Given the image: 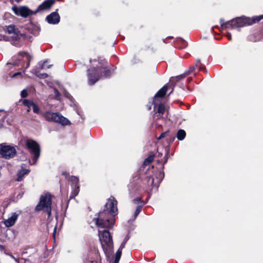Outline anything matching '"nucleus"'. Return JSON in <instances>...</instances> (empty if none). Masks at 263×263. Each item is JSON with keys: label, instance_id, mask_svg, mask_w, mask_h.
I'll return each instance as SVG.
<instances>
[{"label": "nucleus", "instance_id": "7", "mask_svg": "<svg viewBox=\"0 0 263 263\" xmlns=\"http://www.w3.org/2000/svg\"><path fill=\"white\" fill-rule=\"evenodd\" d=\"M26 146L31 155L32 161L29 160L30 165L35 164L41 154V148L38 143L33 140H28L26 141Z\"/></svg>", "mask_w": 263, "mask_h": 263}, {"label": "nucleus", "instance_id": "48", "mask_svg": "<svg viewBox=\"0 0 263 263\" xmlns=\"http://www.w3.org/2000/svg\"><path fill=\"white\" fill-rule=\"evenodd\" d=\"M178 132H185L183 129H180L178 130Z\"/></svg>", "mask_w": 263, "mask_h": 263}, {"label": "nucleus", "instance_id": "41", "mask_svg": "<svg viewBox=\"0 0 263 263\" xmlns=\"http://www.w3.org/2000/svg\"><path fill=\"white\" fill-rule=\"evenodd\" d=\"M226 36L229 40L232 41V36H231V34L230 33H229V32L227 33L226 34Z\"/></svg>", "mask_w": 263, "mask_h": 263}, {"label": "nucleus", "instance_id": "27", "mask_svg": "<svg viewBox=\"0 0 263 263\" xmlns=\"http://www.w3.org/2000/svg\"><path fill=\"white\" fill-rule=\"evenodd\" d=\"M23 104L27 107H32L34 103L30 100L25 99L23 102Z\"/></svg>", "mask_w": 263, "mask_h": 263}, {"label": "nucleus", "instance_id": "9", "mask_svg": "<svg viewBox=\"0 0 263 263\" xmlns=\"http://www.w3.org/2000/svg\"><path fill=\"white\" fill-rule=\"evenodd\" d=\"M12 10L15 15L26 18L29 16L35 14L37 13V10H32L27 6L17 7L13 6Z\"/></svg>", "mask_w": 263, "mask_h": 263}, {"label": "nucleus", "instance_id": "46", "mask_svg": "<svg viewBox=\"0 0 263 263\" xmlns=\"http://www.w3.org/2000/svg\"><path fill=\"white\" fill-rule=\"evenodd\" d=\"M162 153L158 152V156H162Z\"/></svg>", "mask_w": 263, "mask_h": 263}, {"label": "nucleus", "instance_id": "34", "mask_svg": "<svg viewBox=\"0 0 263 263\" xmlns=\"http://www.w3.org/2000/svg\"><path fill=\"white\" fill-rule=\"evenodd\" d=\"M63 94L64 96L67 99H69L71 101H72L73 98L70 94L65 89L63 90Z\"/></svg>", "mask_w": 263, "mask_h": 263}, {"label": "nucleus", "instance_id": "44", "mask_svg": "<svg viewBox=\"0 0 263 263\" xmlns=\"http://www.w3.org/2000/svg\"><path fill=\"white\" fill-rule=\"evenodd\" d=\"M56 229H57V228L55 227L54 229V231H53V237H54V236H55V232H56Z\"/></svg>", "mask_w": 263, "mask_h": 263}, {"label": "nucleus", "instance_id": "42", "mask_svg": "<svg viewBox=\"0 0 263 263\" xmlns=\"http://www.w3.org/2000/svg\"><path fill=\"white\" fill-rule=\"evenodd\" d=\"M175 139V137H171V138L170 139V140H169V142H169V143H172V142L174 141Z\"/></svg>", "mask_w": 263, "mask_h": 263}, {"label": "nucleus", "instance_id": "47", "mask_svg": "<svg viewBox=\"0 0 263 263\" xmlns=\"http://www.w3.org/2000/svg\"><path fill=\"white\" fill-rule=\"evenodd\" d=\"M28 108V111H29L30 110L32 109V107H27Z\"/></svg>", "mask_w": 263, "mask_h": 263}, {"label": "nucleus", "instance_id": "23", "mask_svg": "<svg viewBox=\"0 0 263 263\" xmlns=\"http://www.w3.org/2000/svg\"><path fill=\"white\" fill-rule=\"evenodd\" d=\"M32 109L34 113L38 114V115H41L43 112V111H41L39 107L34 103V104L32 107Z\"/></svg>", "mask_w": 263, "mask_h": 263}, {"label": "nucleus", "instance_id": "22", "mask_svg": "<svg viewBox=\"0 0 263 263\" xmlns=\"http://www.w3.org/2000/svg\"><path fill=\"white\" fill-rule=\"evenodd\" d=\"M69 181L71 183V186L79 185V179L76 176H71L69 179Z\"/></svg>", "mask_w": 263, "mask_h": 263}, {"label": "nucleus", "instance_id": "15", "mask_svg": "<svg viewBox=\"0 0 263 263\" xmlns=\"http://www.w3.org/2000/svg\"><path fill=\"white\" fill-rule=\"evenodd\" d=\"M55 0H46L40 5L35 9L37 10V12L40 11H43L50 8L55 3Z\"/></svg>", "mask_w": 263, "mask_h": 263}, {"label": "nucleus", "instance_id": "51", "mask_svg": "<svg viewBox=\"0 0 263 263\" xmlns=\"http://www.w3.org/2000/svg\"><path fill=\"white\" fill-rule=\"evenodd\" d=\"M2 247H3V246L0 245V248H2Z\"/></svg>", "mask_w": 263, "mask_h": 263}, {"label": "nucleus", "instance_id": "2", "mask_svg": "<svg viewBox=\"0 0 263 263\" xmlns=\"http://www.w3.org/2000/svg\"><path fill=\"white\" fill-rule=\"evenodd\" d=\"M262 19H263V14L256 16L252 18L242 16L232 19L227 22H225L223 18H221L220 23L221 24V28L222 29L228 28L235 29L246 26L251 25L254 23L259 22Z\"/></svg>", "mask_w": 263, "mask_h": 263}, {"label": "nucleus", "instance_id": "12", "mask_svg": "<svg viewBox=\"0 0 263 263\" xmlns=\"http://www.w3.org/2000/svg\"><path fill=\"white\" fill-rule=\"evenodd\" d=\"M190 74L186 70L183 73L181 74L176 77H171L170 80V87L172 88V91L170 92V95L171 94L173 91V89L175 86L176 83L178 82L180 80L184 78L187 75Z\"/></svg>", "mask_w": 263, "mask_h": 263}, {"label": "nucleus", "instance_id": "35", "mask_svg": "<svg viewBox=\"0 0 263 263\" xmlns=\"http://www.w3.org/2000/svg\"><path fill=\"white\" fill-rule=\"evenodd\" d=\"M47 61H45L43 63H42L40 66V68L41 69H44V68H50L52 65H46Z\"/></svg>", "mask_w": 263, "mask_h": 263}, {"label": "nucleus", "instance_id": "19", "mask_svg": "<svg viewBox=\"0 0 263 263\" xmlns=\"http://www.w3.org/2000/svg\"><path fill=\"white\" fill-rule=\"evenodd\" d=\"M139 190L140 188L137 183L133 181L128 185L129 193L132 196L136 194Z\"/></svg>", "mask_w": 263, "mask_h": 263}, {"label": "nucleus", "instance_id": "49", "mask_svg": "<svg viewBox=\"0 0 263 263\" xmlns=\"http://www.w3.org/2000/svg\"><path fill=\"white\" fill-rule=\"evenodd\" d=\"M119 261L114 260V261L113 263H119Z\"/></svg>", "mask_w": 263, "mask_h": 263}, {"label": "nucleus", "instance_id": "52", "mask_svg": "<svg viewBox=\"0 0 263 263\" xmlns=\"http://www.w3.org/2000/svg\"><path fill=\"white\" fill-rule=\"evenodd\" d=\"M91 263H97L96 262H92Z\"/></svg>", "mask_w": 263, "mask_h": 263}, {"label": "nucleus", "instance_id": "36", "mask_svg": "<svg viewBox=\"0 0 263 263\" xmlns=\"http://www.w3.org/2000/svg\"><path fill=\"white\" fill-rule=\"evenodd\" d=\"M53 91L55 95V99L58 100H60L61 95L58 90L57 88H54L53 89Z\"/></svg>", "mask_w": 263, "mask_h": 263}, {"label": "nucleus", "instance_id": "32", "mask_svg": "<svg viewBox=\"0 0 263 263\" xmlns=\"http://www.w3.org/2000/svg\"><path fill=\"white\" fill-rule=\"evenodd\" d=\"M34 74L41 79H45L48 77V75L46 73L38 74V72L36 70L34 72Z\"/></svg>", "mask_w": 263, "mask_h": 263}, {"label": "nucleus", "instance_id": "26", "mask_svg": "<svg viewBox=\"0 0 263 263\" xmlns=\"http://www.w3.org/2000/svg\"><path fill=\"white\" fill-rule=\"evenodd\" d=\"M144 204H145V203L141 204L137 207L136 210L134 213V218H136L138 216L139 214L140 213V212L142 210V207Z\"/></svg>", "mask_w": 263, "mask_h": 263}, {"label": "nucleus", "instance_id": "11", "mask_svg": "<svg viewBox=\"0 0 263 263\" xmlns=\"http://www.w3.org/2000/svg\"><path fill=\"white\" fill-rule=\"evenodd\" d=\"M58 9L55 11L51 13L46 17V21L50 24H58L60 21V16L57 12Z\"/></svg>", "mask_w": 263, "mask_h": 263}, {"label": "nucleus", "instance_id": "4", "mask_svg": "<svg viewBox=\"0 0 263 263\" xmlns=\"http://www.w3.org/2000/svg\"><path fill=\"white\" fill-rule=\"evenodd\" d=\"M52 196L50 193H47L42 195L40 201L35 208V211H43L47 213L48 217L51 214Z\"/></svg>", "mask_w": 263, "mask_h": 263}, {"label": "nucleus", "instance_id": "20", "mask_svg": "<svg viewBox=\"0 0 263 263\" xmlns=\"http://www.w3.org/2000/svg\"><path fill=\"white\" fill-rule=\"evenodd\" d=\"M164 177V174L163 171H159L156 175L157 183L154 184V186L157 187H158L159 184L161 183Z\"/></svg>", "mask_w": 263, "mask_h": 263}, {"label": "nucleus", "instance_id": "13", "mask_svg": "<svg viewBox=\"0 0 263 263\" xmlns=\"http://www.w3.org/2000/svg\"><path fill=\"white\" fill-rule=\"evenodd\" d=\"M143 190L147 191L152 189V186L154 184V178L152 176H147L143 180Z\"/></svg>", "mask_w": 263, "mask_h": 263}, {"label": "nucleus", "instance_id": "38", "mask_svg": "<svg viewBox=\"0 0 263 263\" xmlns=\"http://www.w3.org/2000/svg\"><path fill=\"white\" fill-rule=\"evenodd\" d=\"M21 97L23 98H26L28 96L27 91L26 89H23L21 93Z\"/></svg>", "mask_w": 263, "mask_h": 263}, {"label": "nucleus", "instance_id": "6", "mask_svg": "<svg viewBox=\"0 0 263 263\" xmlns=\"http://www.w3.org/2000/svg\"><path fill=\"white\" fill-rule=\"evenodd\" d=\"M42 116L44 117L46 120L59 123L62 126L71 124V122L59 112H52L49 111H46L43 112Z\"/></svg>", "mask_w": 263, "mask_h": 263}, {"label": "nucleus", "instance_id": "25", "mask_svg": "<svg viewBox=\"0 0 263 263\" xmlns=\"http://www.w3.org/2000/svg\"><path fill=\"white\" fill-rule=\"evenodd\" d=\"M154 156L153 155L149 156L144 161L143 165H148L149 163H151L153 161V160L154 159Z\"/></svg>", "mask_w": 263, "mask_h": 263}, {"label": "nucleus", "instance_id": "50", "mask_svg": "<svg viewBox=\"0 0 263 263\" xmlns=\"http://www.w3.org/2000/svg\"><path fill=\"white\" fill-rule=\"evenodd\" d=\"M2 126V124L0 122V128Z\"/></svg>", "mask_w": 263, "mask_h": 263}, {"label": "nucleus", "instance_id": "29", "mask_svg": "<svg viewBox=\"0 0 263 263\" xmlns=\"http://www.w3.org/2000/svg\"><path fill=\"white\" fill-rule=\"evenodd\" d=\"M130 237V236L129 234H127L126 236L124 237V240L122 243L121 244L120 247L121 248H124L125 246V244L127 242V241L129 239Z\"/></svg>", "mask_w": 263, "mask_h": 263}, {"label": "nucleus", "instance_id": "39", "mask_svg": "<svg viewBox=\"0 0 263 263\" xmlns=\"http://www.w3.org/2000/svg\"><path fill=\"white\" fill-rule=\"evenodd\" d=\"M167 133H161V134L160 135V136L158 138V140H160L164 137H165L166 136V134Z\"/></svg>", "mask_w": 263, "mask_h": 263}, {"label": "nucleus", "instance_id": "30", "mask_svg": "<svg viewBox=\"0 0 263 263\" xmlns=\"http://www.w3.org/2000/svg\"><path fill=\"white\" fill-rule=\"evenodd\" d=\"M23 57H25L26 59L27 60H28V62L26 64V68H28L30 66V61L31 59H32V57H31L30 55H29V53H26V52L24 53Z\"/></svg>", "mask_w": 263, "mask_h": 263}, {"label": "nucleus", "instance_id": "17", "mask_svg": "<svg viewBox=\"0 0 263 263\" xmlns=\"http://www.w3.org/2000/svg\"><path fill=\"white\" fill-rule=\"evenodd\" d=\"M18 214L16 213H12L11 216L4 221V224L7 227H11L14 224L17 219Z\"/></svg>", "mask_w": 263, "mask_h": 263}, {"label": "nucleus", "instance_id": "1", "mask_svg": "<svg viewBox=\"0 0 263 263\" xmlns=\"http://www.w3.org/2000/svg\"><path fill=\"white\" fill-rule=\"evenodd\" d=\"M117 201L114 198H109L104 205L103 211L98 213L94 219L96 224L100 228L111 229L115 223V216L117 214Z\"/></svg>", "mask_w": 263, "mask_h": 263}, {"label": "nucleus", "instance_id": "8", "mask_svg": "<svg viewBox=\"0 0 263 263\" xmlns=\"http://www.w3.org/2000/svg\"><path fill=\"white\" fill-rule=\"evenodd\" d=\"M16 154V150L14 146L7 145L6 143L0 144V157L6 159H10L13 158Z\"/></svg>", "mask_w": 263, "mask_h": 263}, {"label": "nucleus", "instance_id": "43", "mask_svg": "<svg viewBox=\"0 0 263 263\" xmlns=\"http://www.w3.org/2000/svg\"><path fill=\"white\" fill-rule=\"evenodd\" d=\"M21 74V72H16V73H14V74L12 75V77H13V78L15 77L16 76L19 75V74Z\"/></svg>", "mask_w": 263, "mask_h": 263}, {"label": "nucleus", "instance_id": "14", "mask_svg": "<svg viewBox=\"0 0 263 263\" xmlns=\"http://www.w3.org/2000/svg\"><path fill=\"white\" fill-rule=\"evenodd\" d=\"M5 31L9 34H13L16 36L21 35V32L18 28H17L14 25L11 24L8 26H6L4 28Z\"/></svg>", "mask_w": 263, "mask_h": 263}, {"label": "nucleus", "instance_id": "21", "mask_svg": "<svg viewBox=\"0 0 263 263\" xmlns=\"http://www.w3.org/2000/svg\"><path fill=\"white\" fill-rule=\"evenodd\" d=\"M201 63L200 59H197L195 62V64L193 65V66H191L189 70H187V72L189 74L192 73L196 68L199 67V70L201 69V67H200Z\"/></svg>", "mask_w": 263, "mask_h": 263}, {"label": "nucleus", "instance_id": "16", "mask_svg": "<svg viewBox=\"0 0 263 263\" xmlns=\"http://www.w3.org/2000/svg\"><path fill=\"white\" fill-rule=\"evenodd\" d=\"M25 164H23L21 165V169L18 171L17 176V177L16 179V181H21L24 177L28 174L30 172V170L29 169H26L25 168Z\"/></svg>", "mask_w": 263, "mask_h": 263}, {"label": "nucleus", "instance_id": "37", "mask_svg": "<svg viewBox=\"0 0 263 263\" xmlns=\"http://www.w3.org/2000/svg\"><path fill=\"white\" fill-rule=\"evenodd\" d=\"M133 203L135 204H143L144 203L141 200V199L139 197H137L133 200Z\"/></svg>", "mask_w": 263, "mask_h": 263}, {"label": "nucleus", "instance_id": "53", "mask_svg": "<svg viewBox=\"0 0 263 263\" xmlns=\"http://www.w3.org/2000/svg\"><path fill=\"white\" fill-rule=\"evenodd\" d=\"M2 110H0V111H1Z\"/></svg>", "mask_w": 263, "mask_h": 263}, {"label": "nucleus", "instance_id": "10", "mask_svg": "<svg viewBox=\"0 0 263 263\" xmlns=\"http://www.w3.org/2000/svg\"><path fill=\"white\" fill-rule=\"evenodd\" d=\"M152 104L154 105V118L156 120L160 119L164 114L165 107L164 104L160 103L159 101L153 100Z\"/></svg>", "mask_w": 263, "mask_h": 263}, {"label": "nucleus", "instance_id": "40", "mask_svg": "<svg viewBox=\"0 0 263 263\" xmlns=\"http://www.w3.org/2000/svg\"><path fill=\"white\" fill-rule=\"evenodd\" d=\"M182 47L184 48L187 46V43L184 40H181Z\"/></svg>", "mask_w": 263, "mask_h": 263}, {"label": "nucleus", "instance_id": "24", "mask_svg": "<svg viewBox=\"0 0 263 263\" xmlns=\"http://www.w3.org/2000/svg\"><path fill=\"white\" fill-rule=\"evenodd\" d=\"M72 192L71 193V196H73V197L76 196L78 195L79 192V186L78 185H75L73 186H72Z\"/></svg>", "mask_w": 263, "mask_h": 263}, {"label": "nucleus", "instance_id": "28", "mask_svg": "<svg viewBox=\"0 0 263 263\" xmlns=\"http://www.w3.org/2000/svg\"><path fill=\"white\" fill-rule=\"evenodd\" d=\"M123 249V248H121L120 247H119V248L117 250L115 259V260L119 261L122 255V250Z\"/></svg>", "mask_w": 263, "mask_h": 263}, {"label": "nucleus", "instance_id": "45", "mask_svg": "<svg viewBox=\"0 0 263 263\" xmlns=\"http://www.w3.org/2000/svg\"><path fill=\"white\" fill-rule=\"evenodd\" d=\"M63 175H65L66 177H67L68 174L67 172H63Z\"/></svg>", "mask_w": 263, "mask_h": 263}, {"label": "nucleus", "instance_id": "31", "mask_svg": "<svg viewBox=\"0 0 263 263\" xmlns=\"http://www.w3.org/2000/svg\"><path fill=\"white\" fill-rule=\"evenodd\" d=\"M186 136V133H177L176 137L179 140H182Z\"/></svg>", "mask_w": 263, "mask_h": 263}, {"label": "nucleus", "instance_id": "33", "mask_svg": "<svg viewBox=\"0 0 263 263\" xmlns=\"http://www.w3.org/2000/svg\"><path fill=\"white\" fill-rule=\"evenodd\" d=\"M164 150V153H165V157H164L165 160H164L163 163V168L164 167V166H163L164 164L165 163H166L167 161V159H168L167 155L168 153V148L165 147Z\"/></svg>", "mask_w": 263, "mask_h": 263}, {"label": "nucleus", "instance_id": "18", "mask_svg": "<svg viewBox=\"0 0 263 263\" xmlns=\"http://www.w3.org/2000/svg\"><path fill=\"white\" fill-rule=\"evenodd\" d=\"M168 88L167 84L163 86L154 96L153 100L159 101V98L163 97L167 91Z\"/></svg>", "mask_w": 263, "mask_h": 263}, {"label": "nucleus", "instance_id": "3", "mask_svg": "<svg viewBox=\"0 0 263 263\" xmlns=\"http://www.w3.org/2000/svg\"><path fill=\"white\" fill-rule=\"evenodd\" d=\"M112 74V70L108 68L107 62L104 61L102 65L93 67L88 69L87 71L88 84L90 85L95 84L100 79L102 78H108Z\"/></svg>", "mask_w": 263, "mask_h": 263}, {"label": "nucleus", "instance_id": "5", "mask_svg": "<svg viewBox=\"0 0 263 263\" xmlns=\"http://www.w3.org/2000/svg\"><path fill=\"white\" fill-rule=\"evenodd\" d=\"M99 236L101 242L102 247L105 253L112 252L113 249V241L110 232L106 230H99Z\"/></svg>", "mask_w": 263, "mask_h": 263}]
</instances>
